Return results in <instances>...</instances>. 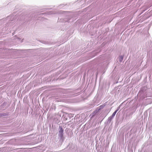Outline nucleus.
<instances>
[{"instance_id":"f257e3e1","label":"nucleus","mask_w":152,"mask_h":152,"mask_svg":"<svg viewBox=\"0 0 152 152\" xmlns=\"http://www.w3.org/2000/svg\"><path fill=\"white\" fill-rule=\"evenodd\" d=\"M59 129H60V130L59 131V133L62 136L63 133L64 132V130L61 126H59Z\"/></svg>"},{"instance_id":"f03ea898","label":"nucleus","mask_w":152,"mask_h":152,"mask_svg":"<svg viewBox=\"0 0 152 152\" xmlns=\"http://www.w3.org/2000/svg\"><path fill=\"white\" fill-rule=\"evenodd\" d=\"M118 111V110H115L112 114V117H113L115 116V115L117 111Z\"/></svg>"}]
</instances>
